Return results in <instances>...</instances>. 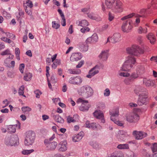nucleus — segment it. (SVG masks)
<instances>
[{
	"mask_svg": "<svg viewBox=\"0 0 157 157\" xmlns=\"http://www.w3.org/2000/svg\"><path fill=\"white\" fill-rule=\"evenodd\" d=\"M88 23L86 20H83L79 22V25L82 27H85L87 26Z\"/></svg>",
	"mask_w": 157,
	"mask_h": 157,
	"instance_id": "33",
	"label": "nucleus"
},
{
	"mask_svg": "<svg viewBox=\"0 0 157 157\" xmlns=\"http://www.w3.org/2000/svg\"><path fill=\"white\" fill-rule=\"evenodd\" d=\"M1 39L2 40L8 43H10L11 42V40L9 39H8L5 37H2Z\"/></svg>",
	"mask_w": 157,
	"mask_h": 157,
	"instance_id": "54",
	"label": "nucleus"
},
{
	"mask_svg": "<svg viewBox=\"0 0 157 157\" xmlns=\"http://www.w3.org/2000/svg\"><path fill=\"white\" fill-rule=\"evenodd\" d=\"M34 150L32 149L31 150H23L21 152L22 154L25 155H28L30 154L34 151Z\"/></svg>",
	"mask_w": 157,
	"mask_h": 157,
	"instance_id": "26",
	"label": "nucleus"
},
{
	"mask_svg": "<svg viewBox=\"0 0 157 157\" xmlns=\"http://www.w3.org/2000/svg\"><path fill=\"white\" fill-rule=\"evenodd\" d=\"M114 18V16L112 15V14L110 13H109V20L110 21H111L113 20Z\"/></svg>",
	"mask_w": 157,
	"mask_h": 157,
	"instance_id": "61",
	"label": "nucleus"
},
{
	"mask_svg": "<svg viewBox=\"0 0 157 157\" xmlns=\"http://www.w3.org/2000/svg\"><path fill=\"white\" fill-rule=\"evenodd\" d=\"M83 91L86 93L89 96H91L93 93L92 89L89 86L84 87L83 88Z\"/></svg>",
	"mask_w": 157,
	"mask_h": 157,
	"instance_id": "20",
	"label": "nucleus"
},
{
	"mask_svg": "<svg viewBox=\"0 0 157 157\" xmlns=\"http://www.w3.org/2000/svg\"><path fill=\"white\" fill-rule=\"evenodd\" d=\"M86 127L88 128H91L93 129H95L97 128L95 123H90L89 121H87L86 122Z\"/></svg>",
	"mask_w": 157,
	"mask_h": 157,
	"instance_id": "22",
	"label": "nucleus"
},
{
	"mask_svg": "<svg viewBox=\"0 0 157 157\" xmlns=\"http://www.w3.org/2000/svg\"><path fill=\"white\" fill-rule=\"evenodd\" d=\"M67 121L69 123H70L71 122H74L75 121L73 117H70V116H68L67 119Z\"/></svg>",
	"mask_w": 157,
	"mask_h": 157,
	"instance_id": "49",
	"label": "nucleus"
},
{
	"mask_svg": "<svg viewBox=\"0 0 157 157\" xmlns=\"http://www.w3.org/2000/svg\"><path fill=\"white\" fill-rule=\"evenodd\" d=\"M140 50V48L136 45H133L126 49L127 52L128 54L136 56L139 53Z\"/></svg>",
	"mask_w": 157,
	"mask_h": 157,
	"instance_id": "4",
	"label": "nucleus"
},
{
	"mask_svg": "<svg viewBox=\"0 0 157 157\" xmlns=\"http://www.w3.org/2000/svg\"><path fill=\"white\" fill-rule=\"evenodd\" d=\"M50 68L48 66L46 67V75L47 77L48 86L50 88H52V85L51 84L54 85V84L56 82L53 76H51L49 77L50 74L49 73V70Z\"/></svg>",
	"mask_w": 157,
	"mask_h": 157,
	"instance_id": "6",
	"label": "nucleus"
},
{
	"mask_svg": "<svg viewBox=\"0 0 157 157\" xmlns=\"http://www.w3.org/2000/svg\"><path fill=\"white\" fill-rule=\"evenodd\" d=\"M25 68V65L23 64H20L19 69L21 73H23L24 72V70Z\"/></svg>",
	"mask_w": 157,
	"mask_h": 157,
	"instance_id": "50",
	"label": "nucleus"
},
{
	"mask_svg": "<svg viewBox=\"0 0 157 157\" xmlns=\"http://www.w3.org/2000/svg\"><path fill=\"white\" fill-rule=\"evenodd\" d=\"M134 15V13H132L125 16L121 18L122 20H124L132 17Z\"/></svg>",
	"mask_w": 157,
	"mask_h": 157,
	"instance_id": "36",
	"label": "nucleus"
},
{
	"mask_svg": "<svg viewBox=\"0 0 157 157\" xmlns=\"http://www.w3.org/2000/svg\"><path fill=\"white\" fill-rule=\"evenodd\" d=\"M82 82V80L78 76L74 78H71L69 80V82L71 84H78Z\"/></svg>",
	"mask_w": 157,
	"mask_h": 157,
	"instance_id": "14",
	"label": "nucleus"
},
{
	"mask_svg": "<svg viewBox=\"0 0 157 157\" xmlns=\"http://www.w3.org/2000/svg\"><path fill=\"white\" fill-rule=\"evenodd\" d=\"M52 64V67L53 68H56L60 64V61L59 60L56 59L54 61Z\"/></svg>",
	"mask_w": 157,
	"mask_h": 157,
	"instance_id": "34",
	"label": "nucleus"
},
{
	"mask_svg": "<svg viewBox=\"0 0 157 157\" xmlns=\"http://www.w3.org/2000/svg\"><path fill=\"white\" fill-rule=\"evenodd\" d=\"M151 4L152 6L154 9H157V0H152Z\"/></svg>",
	"mask_w": 157,
	"mask_h": 157,
	"instance_id": "39",
	"label": "nucleus"
},
{
	"mask_svg": "<svg viewBox=\"0 0 157 157\" xmlns=\"http://www.w3.org/2000/svg\"><path fill=\"white\" fill-rule=\"evenodd\" d=\"M90 9V6H89L87 8H84L81 10V11L83 13L87 12Z\"/></svg>",
	"mask_w": 157,
	"mask_h": 157,
	"instance_id": "55",
	"label": "nucleus"
},
{
	"mask_svg": "<svg viewBox=\"0 0 157 157\" xmlns=\"http://www.w3.org/2000/svg\"><path fill=\"white\" fill-rule=\"evenodd\" d=\"M115 37L114 35L111 37H109L107 39V42H111L113 43L116 41V40H115Z\"/></svg>",
	"mask_w": 157,
	"mask_h": 157,
	"instance_id": "38",
	"label": "nucleus"
},
{
	"mask_svg": "<svg viewBox=\"0 0 157 157\" xmlns=\"http://www.w3.org/2000/svg\"><path fill=\"white\" fill-rule=\"evenodd\" d=\"M144 83L147 86H149L151 85V81L150 80L145 79L144 80Z\"/></svg>",
	"mask_w": 157,
	"mask_h": 157,
	"instance_id": "46",
	"label": "nucleus"
},
{
	"mask_svg": "<svg viewBox=\"0 0 157 157\" xmlns=\"http://www.w3.org/2000/svg\"><path fill=\"white\" fill-rule=\"evenodd\" d=\"M10 54V51L7 49L2 52L1 53V55L2 56H4L5 55H9Z\"/></svg>",
	"mask_w": 157,
	"mask_h": 157,
	"instance_id": "51",
	"label": "nucleus"
},
{
	"mask_svg": "<svg viewBox=\"0 0 157 157\" xmlns=\"http://www.w3.org/2000/svg\"><path fill=\"white\" fill-rule=\"evenodd\" d=\"M53 117L54 119L58 122H61L63 121V120L59 116H54Z\"/></svg>",
	"mask_w": 157,
	"mask_h": 157,
	"instance_id": "41",
	"label": "nucleus"
},
{
	"mask_svg": "<svg viewBox=\"0 0 157 157\" xmlns=\"http://www.w3.org/2000/svg\"><path fill=\"white\" fill-rule=\"evenodd\" d=\"M77 102V103H82V105L89 104L88 101L85 100L83 98H78V99Z\"/></svg>",
	"mask_w": 157,
	"mask_h": 157,
	"instance_id": "29",
	"label": "nucleus"
},
{
	"mask_svg": "<svg viewBox=\"0 0 157 157\" xmlns=\"http://www.w3.org/2000/svg\"><path fill=\"white\" fill-rule=\"evenodd\" d=\"M147 98V94H145L144 97L143 96H141L140 98V102L142 103V104H144L146 101Z\"/></svg>",
	"mask_w": 157,
	"mask_h": 157,
	"instance_id": "32",
	"label": "nucleus"
},
{
	"mask_svg": "<svg viewBox=\"0 0 157 157\" xmlns=\"http://www.w3.org/2000/svg\"><path fill=\"white\" fill-rule=\"evenodd\" d=\"M67 142L66 141L61 142L59 144V151L62 152L66 151L67 149Z\"/></svg>",
	"mask_w": 157,
	"mask_h": 157,
	"instance_id": "12",
	"label": "nucleus"
},
{
	"mask_svg": "<svg viewBox=\"0 0 157 157\" xmlns=\"http://www.w3.org/2000/svg\"><path fill=\"white\" fill-rule=\"evenodd\" d=\"M138 31L139 33H146L147 32V27L143 28L142 27L140 26L139 27Z\"/></svg>",
	"mask_w": 157,
	"mask_h": 157,
	"instance_id": "30",
	"label": "nucleus"
},
{
	"mask_svg": "<svg viewBox=\"0 0 157 157\" xmlns=\"http://www.w3.org/2000/svg\"><path fill=\"white\" fill-rule=\"evenodd\" d=\"M151 148L153 152H155L157 151V143H154L152 144L151 147Z\"/></svg>",
	"mask_w": 157,
	"mask_h": 157,
	"instance_id": "40",
	"label": "nucleus"
},
{
	"mask_svg": "<svg viewBox=\"0 0 157 157\" xmlns=\"http://www.w3.org/2000/svg\"><path fill=\"white\" fill-rule=\"evenodd\" d=\"M90 106V105L89 104L82 105V106L80 107L79 109L82 111H86L88 110Z\"/></svg>",
	"mask_w": 157,
	"mask_h": 157,
	"instance_id": "24",
	"label": "nucleus"
},
{
	"mask_svg": "<svg viewBox=\"0 0 157 157\" xmlns=\"http://www.w3.org/2000/svg\"><path fill=\"white\" fill-rule=\"evenodd\" d=\"M114 157H124V155L123 153L121 151H119L117 152Z\"/></svg>",
	"mask_w": 157,
	"mask_h": 157,
	"instance_id": "48",
	"label": "nucleus"
},
{
	"mask_svg": "<svg viewBox=\"0 0 157 157\" xmlns=\"http://www.w3.org/2000/svg\"><path fill=\"white\" fill-rule=\"evenodd\" d=\"M94 116L96 118L101 120L102 123H104L105 121L103 112L100 110H95L93 113Z\"/></svg>",
	"mask_w": 157,
	"mask_h": 157,
	"instance_id": "8",
	"label": "nucleus"
},
{
	"mask_svg": "<svg viewBox=\"0 0 157 157\" xmlns=\"http://www.w3.org/2000/svg\"><path fill=\"white\" fill-rule=\"evenodd\" d=\"M15 53L18 56L17 58L19 60L20 57L19 55L20 53V51L18 48H16L15 49Z\"/></svg>",
	"mask_w": 157,
	"mask_h": 157,
	"instance_id": "52",
	"label": "nucleus"
},
{
	"mask_svg": "<svg viewBox=\"0 0 157 157\" xmlns=\"http://www.w3.org/2000/svg\"><path fill=\"white\" fill-rule=\"evenodd\" d=\"M89 43L87 42L86 40L85 42L81 43L80 45L81 49L83 51H87L88 49V44Z\"/></svg>",
	"mask_w": 157,
	"mask_h": 157,
	"instance_id": "19",
	"label": "nucleus"
},
{
	"mask_svg": "<svg viewBox=\"0 0 157 157\" xmlns=\"http://www.w3.org/2000/svg\"><path fill=\"white\" fill-rule=\"evenodd\" d=\"M35 138V134L32 131L27 133L26 137L24 143L25 145L29 146L33 143Z\"/></svg>",
	"mask_w": 157,
	"mask_h": 157,
	"instance_id": "1",
	"label": "nucleus"
},
{
	"mask_svg": "<svg viewBox=\"0 0 157 157\" xmlns=\"http://www.w3.org/2000/svg\"><path fill=\"white\" fill-rule=\"evenodd\" d=\"M136 62L135 59L132 56H128L127 60L125 62L123 66V68L124 70L127 71L129 67H132V65Z\"/></svg>",
	"mask_w": 157,
	"mask_h": 157,
	"instance_id": "2",
	"label": "nucleus"
},
{
	"mask_svg": "<svg viewBox=\"0 0 157 157\" xmlns=\"http://www.w3.org/2000/svg\"><path fill=\"white\" fill-rule=\"evenodd\" d=\"M110 94V91L109 89H105L104 93V94L105 96H108Z\"/></svg>",
	"mask_w": 157,
	"mask_h": 157,
	"instance_id": "57",
	"label": "nucleus"
},
{
	"mask_svg": "<svg viewBox=\"0 0 157 157\" xmlns=\"http://www.w3.org/2000/svg\"><path fill=\"white\" fill-rule=\"evenodd\" d=\"M126 118L129 122L136 123L139 120L140 117L136 113L132 112L127 115Z\"/></svg>",
	"mask_w": 157,
	"mask_h": 157,
	"instance_id": "3",
	"label": "nucleus"
},
{
	"mask_svg": "<svg viewBox=\"0 0 157 157\" xmlns=\"http://www.w3.org/2000/svg\"><path fill=\"white\" fill-rule=\"evenodd\" d=\"M98 39V36L97 34H94L91 37H89L87 39L86 41L89 43L93 42H96Z\"/></svg>",
	"mask_w": 157,
	"mask_h": 157,
	"instance_id": "17",
	"label": "nucleus"
},
{
	"mask_svg": "<svg viewBox=\"0 0 157 157\" xmlns=\"http://www.w3.org/2000/svg\"><path fill=\"white\" fill-rule=\"evenodd\" d=\"M67 89V86L66 84H64L62 87V91L63 92H66Z\"/></svg>",
	"mask_w": 157,
	"mask_h": 157,
	"instance_id": "60",
	"label": "nucleus"
},
{
	"mask_svg": "<svg viewBox=\"0 0 157 157\" xmlns=\"http://www.w3.org/2000/svg\"><path fill=\"white\" fill-rule=\"evenodd\" d=\"M147 39L149 40L150 43L154 44L155 42L156 39L155 36L152 33H149L147 36Z\"/></svg>",
	"mask_w": 157,
	"mask_h": 157,
	"instance_id": "15",
	"label": "nucleus"
},
{
	"mask_svg": "<svg viewBox=\"0 0 157 157\" xmlns=\"http://www.w3.org/2000/svg\"><path fill=\"white\" fill-rule=\"evenodd\" d=\"M32 77V74L30 72H27L25 73L24 77V79L26 81H29Z\"/></svg>",
	"mask_w": 157,
	"mask_h": 157,
	"instance_id": "23",
	"label": "nucleus"
},
{
	"mask_svg": "<svg viewBox=\"0 0 157 157\" xmlns=\"http://www.w3.org/2000/svg\"><path fill=\"white\" fill-rule=\"evenodd\" d=\"M62 19L63 20V21L62 22V25L63 26H65L66 25V19L65 18V17H62Z\"/></svg>",
	"mask_w": 157,
	"mask_h": 157,
	"instance_id": "63",
	"label": "nucleus"
},
{
	"mask_svg": "<svg viewBox=\"0 0 157 157\" xmlns=\"http://www.w3.org/2000/svg\"><path fill=\"white\" fill-rule=\"evenodd\" d=\"M132 21L130 20H128L124 23L122 26V31L125 32H129L132 28Z\"/></svg>",
	"mask_w": 157,
	"mask_h": 157,
	"instance_id": "5",
	"label": "nucleus"
},
{
	"mask_svg": "<svg viewBox=\"0 0 157 157\" xmlns=\"http://www.w3.org/2000/svg\"><path fill=\"white\" fill-rule=\"evenodd\" d=\"M98 70H96L95 68H93L90 71L89 74L87 75L86 77L87 78H90L92 76L98 73Z\"/></svg>",
	"mask_w": 157,
	"mask_h": 157,
	"instance_id": "21",
	"label": "nucleus"
},
{
	"mask_svg": "<svg viewBox=\"0 0 157 157\" xmlns=\"http://www.w3.org/2000/svg\"><path fill=\"white\" fill-rule=\"evenodd\" d=\"M113 121L114 122L115 124L120 126H122L124 125V124L121 121H119V120H117L116 119H114V121Z\"/></svg>",
	"mask_w": 157,
	"mask_h": 157,
	"instance_id": "43",
	"label": "nucleus"
},
{
	"mask_svg": "<svg viewBox=\"0 0 157 157\" xmlns=\"http://www.w3.org/2000/svg\"><path fill=\"white\" fill-rule=\"evenodd\" d=\"M24 90V86H21L19 90V94L20 95H23Z\"/></svg>",
	"mask_w": 157,
	"mask_h": 157,
	"instance_id": "47",
	"label": "nucleus"
},
{
	"mask_svg": "<svg viewBox=\"0 0 157 157\" xmlns=\"http://www.w3.org/2000/svg\"><path fill=\"white\" fill-rule=\"evenodd\" d=\"M115 1L116 0H105V3L107 8L112 9Z\"/></svg>",
	"mask_w": 157,
	"mask_h": 157,
	"instance_id": "18",
	"label": "nucleus"
},
{
	"mask_svg": "<svg viewBox=\"0 0 157 157\" xmlns=\"http://www.w3.org/2000/svg\"><path fill=\"white\" fill-rule=\"evenodd\" d=\"M26 13L29 15H31L32 13L31 9L32 8L29 7H24Z\"/></svg>",
	"mask_w": 157,
	"mask_h": 157,
	"instance_id": "37",
	"label": "nucleus"
},
{
	"mask_svg": "<svg viewBox=\"0 0 157 157\" xmlns=\"http://www.w3.org/2000/svg\"><path fill=\"white\" fill-rule=\"evenodd\" d=\"M35 94H36V97L38 98H39L40 95L41 94L40 92L38 90H37L35 91Z\"/></svg>",
	"mask_w": 157,
	"mask_h": 157,
	"instance_id": "58",
	"label": "nucleus"
},
{
	"mask_svg": "<svg viewBox=\"0 0 157 157\" xmlns=\"http://www.w3.org/2000/svg\"><path fill=\"white\" fill-rule=\"evenodd\" d=\"M120 75L121 76L127 77L129 76L130 75V74L127 72H122L120 73Z\"/></svg>",
	"mask_w": 157,
	"mask_h": 157,
	"instance_id": "53",
	"label": "nucleus"
},
{
	"mask_svg": "<svg viewBox=\"0 0 157 157\" xmlns=\"http://www.w3.org/2000/svg\"><path fill=\"white\" fill-rule=\"evenodd\" d=\"M132 134L136 139L138 140L142 139L147 135V133L146 132L137 130L134 131L133 132Z\"/></svg>",
	"mask_w": 157,
	"mask_h": 157,
	"instance_id": "7",
	"label": "nucleus"
},
{
	"mask_svg": "<svg viewBox=\"0 0 157 157\" xmlns=\"http://www.w3.org/2000/svg\"><path fill=\"white\" fill-rule=\"evenodd\" d=\"M90 29L88 27H83L81 29V31L83 33H86L89 32Z\"/></svg>",
	"mask_w": 157,
	"mask_h": 157,
	"instance_id": "42",
	"label": "nucleus"
},
{
	"mask_svg": "<svg viewBox=\"0 0 157 157\" xmlns=\"http://www.w3.org/2000/svg\"><path fill=\"white\" fill-rule=\"evenodd\" d=\"M21 124L18 122L16 125H10L8 127V129L9 132L10 133H14L16 131V128L18 129L20 128Z\"/></svg>",
	"mask_w": 157,
	"mask_h": 157,
	"instance_id": "10",
	"label": "nucleus"
},
{
	"mask_svg": "<svg viewBox=\"0 0 157 157\" xmlns=\"http://www.w3.org/2000/svg\"><path fill=\"white\" fill-rule=\"evenodd\" d=\"M81 139L77 135L74 136L72 138L73 141L74 142L79 141Z\"/></svg>",
	"mask_w": 157,
	"mask_h": 157,
	"instance_id": "45",
	"label": "nucleus"
},
{
	"mask_svg": "<svg viewBox=\"0 0 157 157\" xmlns=\"http://www.w3.org/2000/svg\"><path fill=\"white\" fill-rule=\"evenodd\" d=\"M113 10L118 12H122L123 10V5L120 0L116 1V5Z\"/></svg>",
	"mask_w": 157,
	"mask_h": 157,
	"instance_id": "9",
	"label": "nucleus"
},
{
	"mask_svg": "<svg viewBox=\"0 0 157 157\" xmlns=\"http://www.w3.org/2000/svg\"><path fill=\"white\" fill-rule=\"evenodd\" d=\"M57 146V142H54L49 144L47 146V147H48L49 149L50 150H54L56 148Z\"/></svg>",
	"mask_w": 157,
	"mask_h": 157,
	"instance_id": "25",
	"label": "nucleus"
},
{
	"mask_svg": "<svg viewBox=\"0 0 157 157\" xmlns=\"http://www.w3.org/2000/svg\"><path fill=\"white\" fill-rule=\"evenodd\" d=\"M84 61H80L78 64L76 66L77 68H80L81 67L83 64L84 63Z\"/></svg>",
	"mask_w": 157,
	"mask_h": 157,
	"instance_id": "59",
	"label": "nucleus"
},
{
	"mask_svg": "<svg viewBox=\"0 0 157 157\" xmlns=\"http://www.w3.org/2000/svg\"><path fill=\"white\" fill-rule=\"evenodd\" d=\"M33 6V4L32 2L30 0L26 1L25 2L23 3L24 7H29L30 8H32Z\"/></svg>",
	"mask_w": 157,
	"mask_h": 157,
	"instance_id": "27",
	"label": "nucleus"
},
{
	"mask_svg": "<svg viewBox=\"0 0 157 157\" xmlns=\"http://www.w3.org/2000/svg\"><path fill=\"white\" fill-rule=\"evenodd\" d=\"M59 25L56 21L52 22V27L56 29H57L59 27Z\"/></svg>",
	"mask_w": 157,
	"mask_h": 157,
	"instance_id": "44",
	"label": "nucleus"
},
{
	"mask_svg": "<svg viewBox=\"0 0 157 157\" xmlns=\"http://www.w3.org/2000/svg\"><path fill=\"white\" fill-rule=\"evenodd\" d=\"M69 72L71 74H79L81 71L80 69H75L70 70Z\"/></svg>",
	"mask_w": 157,
	"mask_h": 157,
	"instance_id": "31",
	"label": "nucleus"
},
{
	"mask_svg": "<svg viewBox=\"0 0 157 157\" xmlns=\"http://www.w3.org/2000/svg\"><path fill=\"white\" fill-rule=\"evenodd\" d=\"M69 32L70 34L72 33L73 32V26L72 25H71L69 28Z\"/></svg>",
	"mask_w": 157,
	"mask_h": 157,
	"instance_id": "62",
	"label": "nucleus"
},
{
	"mask_svg": "<svg viewBox=\"0 0 157 157\" xmlns=\"http://www.w3.org/2000/svg\"><path fill=\"white\" fill-rule=\"evenodd\" d=\"M117 148L119 149H128L129 148L128 145L127 144H120L117 146Z\"/></svg>",
	"mask_w": 157,
	"mask_h": 157,
	"instance_id": "28",
	"label": "nucleus"
},
{
	"mask_svg": "<svg viewBox=\"0 0 157 157\" xmlns=\"http://www.w3.org/2000/svg\"><path fill=\"white\" fill-rule=\"evenodd\" d=\"M21 109L22 111L24 113H28L29 112L31 111V110L30 108L27 106L22 107L21 108Z\"/></svg>",
	"mask_w": 157,
	"mask_h": 157,
	"instance_id": "35",
	"label": "nucleus"
},
{
	"mask_svg": "<svg viewBox=\"0 0 157 157\" xmlns=\"http://www.w3.org/2000/svg\"><path fill=\"white\" fill-rule=\"evenodd\" d=\"M108 56V51L107 50L102 51L99 56V58L102 60L104 61L107 59Z\"/></svg>",
	"mask_w": 157,
	"mask_h": 157,
	"instance_id": "16",
	"label": "nucleus"
},
{
	"mask_svg": "<svg viewBox=\"0 0 157 157\" xmlns=\"http://www.w3.org/2000/svg\"><path fill=\"white\" fill-rule=\"evenodd\" d=\"M77 135L79 137V138L81 139V140L82 138L84 135V133L83 132L81 131Z\"/></svg>",
	"mask_w": 157,
	"mask_h": 157,
	"instance_id": "56",
	"label": "nucleus"
},
{
	"mask_svg": "<svg viewBox=\"0 0 157 157\" xmlns=\"http://www.w3.org/2000/svg\"><path fill=\"white\" fill-rule=\"evenodd\" d=\"M82 58L81 54L79 53H73L71 57V60L72 61H77Z\"/></svg>",
	"mask_w": 157,
	"mask_h": 157,
	"instance_id": "11",
	"label": "nucleus"
},
{
	"mask_svg": "<svg viewBox=\"0 0 157 157\" xmlns=\"http://www.w3.org/2000/svg\"><path fill=\"white\" fill-rule=\"evenodd\" d=\"M26 54L30 57H31L32 56V52L30 50L26 52Z\"/></svg>",
	"mask_w": 157,
	"mask_h": 157,
	"instance_id": "64",
	"label": "nucleus"
},
{
	"mask_svg": "<svg viewBox=\"0 0 157 157\" xmlns=\"http://www.w3.org/2000/svg\"><path fill=\"white\" fill-rule=\"evenodd\" d=\"M111 115V119L113 121H114L115 117L119 115V110L117 109H113L110 112Z\"/></svg>",
	"mask_w": 157,
	"mask_h": 157,
	"instance_id": "13",
	"label": "nucleus"
}]
</instances>
